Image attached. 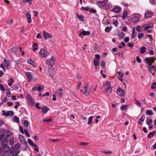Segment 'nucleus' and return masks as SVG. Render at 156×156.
Here are the masks:
<instances>
[{
  "mask_svg": "<svg viewBox=\"0 0 156 156\" xmlns=\"http://www.w3.org/2000/svg\"><path fill=\"white\" fill-rule=\"evenodd\" d=\"M39 54L41 57L42 58H47L49 56L50 52L47 49L41 48L39 51Z\"/></svg>",
  "mask_w": 156,
  "mask_h": 156,
  "instance_id": "1",
  "label": "nucleus"
},
{
  "mask_svg": "<svg viewBox=\"0 0 156 156\" xmlns=\"http://www.w3.org/2000/svg\"><path fill=\"white\" fill-rule=\"evenodd\" d=\"M105 91L108 93H110L112 90L111 84L110 82L106 81L103 85Z\"/></svg>",
  "mask_w": 156,
  "mask_h": 156,
  "instance_id": "2",
  "label": "nucleus"
},
{
  "mask_svg": "<svg viewBox=\"0 0 156 156\" xmlns=\"http://www.w3.org/2000/svg\"><path fill=\"white\" fill-rule=\"evenodd\" d=\"M84 92L83 94L86 96H88L90 92V88L89 85L88 83H86L83 87Z\"/></svg>",
  "mask_w": 156,
  "mask_h": 156,
  "instance_id": "3",
  "label": "nucleus"
},
{
  "mask_svg": "<svg viewBox=\"0 0 156 156\" xmlns=\"http://www.w3.org/2000/svg\"><path fill=\"white\" fill-rule=\"evenodd\" d=\"M27 99L28 104L29 106H32L34 105V100L29 94L27 95Z\"/></svg>",
  "mask_w": 156,
  "mask_h": 156,
  "instance_id": "4",
  "label": "nucleus"
},
{
  "mask_svg": "<svg viewBox=\"0 0 156 156\" xmlns=\"http://www.w3.org/2000/svg\"><path fill=\"white\" fill-rule=\"evenodd\" d=\"M148 70L151 73L154 75L156 71V67L152 64H149L148 66Z\"/></svg>",
  "mask_w": 156,
  "mask_h": 156,
  "instance_id": "5",
  "label": "nucleus"
},
{
  "mask_svg": "<svg viewBox=\"0 0 156 156\" xmlns=\"http://www.w3.org/2000/svg\"><path fill=\"white\" fill-rule=\"evenodd\" d=\"M55 60V57L51 56L50 58L48 59L47 60V64L52 66L54 65Z\"/></svg>",
  "mask_w": 156,
  "mask_h": 156,
  "instance_id": "6",
  "label": "nucleus"
},
{
  "mask_svg": "<svg viewBox=\"0 0 156 156\" xmlns=\"http://www.w3.org/2000/svg\"><path fill=\"white\" fill-rule=\"evenodd\" d=\"M156 58H154L153 57H147L145 59V60L146 62L148 64V65L151 64H152V63L154 62Z\"/></svg>",
  "mask_w": 156,
  "mask_h": 156,
  "instance_id": "7",
  "label": "nucleus"
},
{
  "mask_svg": "<svg viewBox=\"0 0 156 156\" xmlns=\"http://www.w3.org/2000/svg\"><path fill=\"white\" fill-rule=\"evenodd\" d=\"M43 34L45 40H46L48 38H51L52 37V35L51 34L45 31H43Z\"/></svg>",
  "mask_w": 156,
  "mask_h": 156,
  "instance_id": "8",
  "label": "nucleus"
},
{
  "mask_svg": "<svg viewBox=\"0 0 156 156\" xmlns=\"http://www.w3.org/2000/svg\"><path fill=\"white\" fill-rule=\"evenodd\" d=\"M154 14V12L149 10L146 11L144 13V17L146 18H150Z\"/></svg>",
  "mask_w": 156,
  "mask_h": 156,
  "instance_id": "9",
  "label": "nucleus"
},
{
  "mask_svg": "<svg viewBox=\"0 0 156 156\" xmlns=\"http://www.w3.org/2000/svg\"><path fill=\"white\" fill-rule=\"evenodd\" d=\"M2 112L3 115H5L6 116H12L14 115V112L12 111H9L5 112L4 110H3Z\"/></svg>",
  "mask_w": 156,
  "mask_h": 156,
  "instance_id": "10",
  "label": "nucleus"
},
{
  "mask_svg": "<svg viewBox=\"0 0 156 156\" xmlns=\"http://www.w3.org/2000/svg\"><path fill=\"white\" fill-rule=\"evenodd\" d=\"M117 94L119 96L123 97L124 96V90L120 88H119L116 90Z\"/></svg>",
  "mask_w": 156,
  "mask_h": 156,
  "instance_id": "11",
  "label": "nucleus"
},
{
  "mask_svg": "<svg viewBox=\"0 0 156 156\" xmlns=\"http://www.w3.org/2000/svg\"><path fill=\"white\" fill-rule=\"evenodd\" d=\"M90 34V32L89 31L87 30L86 31L85 30H83L82 32H80L79 36L81 38H83V37L82 35H83L84 36L86 35L88 36Z\"/></svg>",
  "mask_w": 156,
  "mask_h": 156,
  "instance_id": "12",
  "label": "nucleus"
},
{
  "mask_svg": "<svg viewBox=\"0 0 156 156\" xmlns=\"http://www.w3.org/2000/svg\"><path fill=\"white\" fill-rule=\"evenodd\" d=\"M19 137L20 141L21 143L24 145H26L27 144L26 141L23 135L20 134L19 136Z\"/></svg>",
  "mask_w": 156,
  "mask_h": 156,
  "instance_id": "13",
  "label": "nucleus"
},
{
  "mask_svg": "<svg viewBox=\"0 0 156 156\" xmlns=\"http://www.w3.org/2000/svg\"><path fill=\"white\" fill-rule=\"evenodd\" d=\"M21 144H17L15 145L12 148L10 151V153H12L14 151H16L18 150L20 147Z\"/></svg>",
  "mask_w": 156,
  "mask_h": 156,
  "instance_id": "14",
  "label": "nucleus"
},
{
  "mask_svg": "<svg viewBox=\"0 0 156 156\" xmlns=\"http://www.w3.org/2000/svg\"><path fill=\"white\" fill-rule=\"evenodd\" d=\"M121 9L122 8L120 7L117 5L114 7L112 9V11L115 13H119L120 12Z\"/></svg>",
  "mask_w": 156,
  "mask_h": 156,
  "instance_id": "15",
  "label": "nucleus"
},
{
  "mask_svg": "<svg viewBox=\"0 0 156 156\" xmlns=\"http://www.w3.org/2000/svg\"><path fill=\"white\" fill-rule=\"evenodd\" d=\"M26 16L28 23H30L32 22L31 16L30 14L28 12H27L26 13Z\"/></svg>",
  "mask_w": 156,
  "mask_h": 156,
  "instance_id": "16",
  "label": "nucleus"
},
{
  "mask_svg": "<svg viewBox=\"0 0 156 156\" xmlns=\"http://www.w3.org/2000/svg\"><path fill=\"white\" fill-rule=\"evenodd\" d=\"M2 151L3 152H7L9 149V146L6 144H2Z\"/></svg>",
  "mask_w": 156,
  "mask_h": 156,
  "instance_id": "17",
  "label": "nucleus"
},
{
  "mask_svg": "<svg viewBox=\"0 0 156 156\" xmlns=\"http://www.w3.org/2000/svg\"><path fill=\"white\" fill-rule=\"evenodd\" d=\"M29 82L31 81L33 79L32 74L30 72H27L26 73Z\"/></svg>",
  "mask_w": 156,
  "mask_h": 156,
  "instance_id": "18",
  "label": "nucleus"
},
{
  "mask_svg": "<svg viewBox=\"0 0 156 156\" xmlns=\"http://www.w3.org/2000/svg\"><path fill=\"white\" fill-rule=\"evenodd\" d=\"M154 26V24L152 23H150L148 25L144 24L143 25V27L144 28L145 30H147L149 28H152Z\"/></svg>",
  "mask_w": 156,
  "mask_h": 156,
  "instance_id": "19",
  "label": "nucleus"
},
{
  "mask_svg": "<svg viewBox=\"0 0 156 156\" xmlns=\"http://www.w3.org/2000/svg\"><path fill=\"white\" fill-rule=\"evenodd\" d=\"M95 4L99 7H104L105 5V2L102 1H97L96 2Z\"/></svg>",
  "mask_w": 156,
  "mask_h": 156,
  "instance_id": "20",
  "label": "nucleus"
},
{
  "mask_svg": "<svg viewBox=\"0 0 156 156\" xmlns=\"http://www.w3.org/2000/svg\"><path fill=\"white\" fill-rule=\"evenodd\" d=\"M139 20V19L138 16L135 15H133L131 19V21L134 23H137Z\"/></svg>",
  "mask_w": 156,
  "mask_h": 156,
  "instance_id": "21",
  "label": "nucleus"
},
{
  "mask_svg": "<svg viewBox=\"0 0 156 156\" xmlns=\"http://www.w3.org/2000/svg\"><path fill=\"white\" fill-rule=\"evenodd\" d=\"M41 112L44 114H45L48 111L49 108L46 106H44L41 108Z\"/></svg>",
  "mask_w": 156,
  "mask_h": 156,
  "instance_id": "22",
  "label": "nucleus"
},
{
  "mask_svg": "<svg viewBox=\"0 0 156 156\" xmlns=\"http://www.w3.org/2000/svg\"><path fill=\"white\" fill-rule=\"evenodd\" d=\"M117 73L118 75V78L122 82L123 80L122 78L124 74L122 73L119 71H118Z\"/></svg>",
  "mask_w": 156,
  "mask_h": 156,
  "instance_id": "23",
  "label": "nucleus"
},
{
  "mask_svg": "<svg viewBox=\"0 0 156 156\" xmlns=\"http://www.w3.org/2000/svg\"><path fill=\"white\" fill-rule=\"evenodd\" d=\"M5 133L6 134V135L5 136V138H7L9 137L11 134H13V133L11 132L10 130L8 129L6 130L5 131Z\"/></svg>",
  "mask_w": 156,
  "mask_h": 156,
  "instance_id": "24",
  "label": "nucleus"
},
{
  "mask_svg": "<svg viewBox=\"0 0 156 156\" xmlns=\"http://www.w3.org/2000/svg\"><path fill=\"white\" fill-rule=\"evenodd\" d=\"M27 62L30 65L34 67H36V66L35 65V63L31 59H28Z\"/></svg>",
  "mask_w": 156,
  "mask_h": 156,
  "instance_id": "25",
  "label": "nucleus"
},
{
  "mask_svg": "<svg viewBox=\"0 0 156 156\" xmlns=\"http://www.w3.org/2000/svg\"><path fill=\"white\" fill-rule=\"evenodd\" d=\"M77 16L80 21L81 22H83L84 21V17L83 15H80L78 13H77Z\"/></svg>",
  "mask_w": 156,
  "mask_h": 156,
  "instance_id": "26",
  "label": "nucleus"
},
{
  "mask_svg": "<svg viewBox=\"0 0 156 156\" xmlns=\"http://www.w3.org/2000/svg\"><path fill=\"white\" fill-rule=\"evenodd\" d=\"M128 13L127 12L125 11H124L122 13V19L124 20L125 19L127 16Z\"/></svg>",
  "mask_w": 156,
  "mask_h": 156,
  "instance_id": "27",
  "label": "nucleus"
},
{
  "mask_svg": "<svg viewBox=\"0 0 156 156\" xmlns=\"http://www.w3.org/2000/svg\"><path fill=\"white\" fill-rule=\"evenodd\" d=\"M146 50V48L145 47H141L140 49V53L142 54H144Z\"/></svg>",
  "mask_w": 156,
  "mask_h": 156,
  "instance_id": "28",
  "label": "nucleus"
},
{
  "mask_svg": "<svg viewBox=\"0 0 156 156\" xmlns=\"http://www.w3.org/2000/svg\"><path fill=\"white\" fill-rule=\"evenodd\" d=\"M145 116L144 115H142L141 117L138 122L139 124H140L141 123L144 122L145 119Z\"/></svg>",
  "mask_w": 156,
  "mask_h": 156,
  "instance_id": "29",
  "label": "nucleus"
},
{
  "mask_svg": "<svg viewBox=\"0 0 156 156\" xmlns=\"http://www.w3.org/2000/svg\"><path fill=\"white\" fill-rule=\"evenodd\" d=\"M5 137V134L2 133L0 135V142H2Z\"/></svg>",
  "mask_w": 156,
  "mask_h": 156,
  "instance_id": "30",
  "label": "nucleus"
},
{
  "mask_svg": "<svg viewBox=\"0 0 156 156\" xmlns=\"http://www.w3.org/2000/svg\"><path fill=\"white\" fill-rule=\"evenodd\" d=\"M13 121L16 123H18L20 122V120L18 117L15 116L13 117Z\"/></svg>",
  "mask_w": 156,
  "mask_h": 156,
  "instance_id": "31",
  "label": "nucleus"
},
{
  "mask_svg": "<svg viewBox=\"0 0 156 156\" xmlns=\"http://www.w3.org/2000/svg\"><path fill=\"white\" fill-rule=\"evenodd\" d=\"M38 45L36 43H34L33 45V50L34 51H35L38 49Z\"/></svg>",
  "mask_w": 156,
  "mask_h": 156,
  "instance_id": "32",
  "label": "nucleus"
},
{
  "mask_svg": "<svg viewBox=\"0 0 156 156\" xmlns=\"http://www.w3.org/2000/svg\"><path fill=\"white\" fill-rule=\"evenodd\" d=\"M11 92L10 91L9 89L8 88L6 91V94L8 97H10L11 95Z\"/></svg>",
  "mask_w": 156,
  "mask_h": 156,
  "instance_id": "33",
  "label": "nucleus"
},
{
  "mask_svg": "<svg viewBox=\"0 0 156 156\" xmlns=\"http://www.w3.org/2000/svg\"><path fill=\"white\" fill-rule=\"evenodd\" d=\"M37 88L38 91L39 92H40L42 90H43L44 89V86H42L40 85Z\"/></svg>",
  "mask_w": 156,
  "mask_h": 156,
  "instance_id": "34",
  "label": "nucleus"
},
{
  "mask_svg": "<svg viewBox=\"0 0 156 156\" xmlns=\"http://www.w3.org/2000/svg\"><path fill=\"white\" fill-rule=\"evenodd\" d=\"M146 113L148 115H151L152 114V111L151 110H147L146 111Z\"/></svg>",
  "mask_w": 156,
  "mask_h": 156,
  "instance_id": "35",
  "label": "nucleus"
},
{
  "mask_svg": "<svg viewBox=\"0 0 156 156\" xmlns=\"http://www.w3.org/2000/svg\"><path fill=\"white\" fill-rule=\"evenodd\" d=\"M99 61L97 59H95L94 60V65L95 66H97L99 64Z\"/></svg>",
  "mask_w": 156,
  "mask_h": 156,
  "instance_id": "36",
  "label": "nucleus"
},
{
  "mask_svg": "<svg viewBox=\"0 0 156 156\" xmlns=\"http://www.w3.org/2000/svg\"><path fill=\"white\" fill-rule=\"evenodd\" d=\"M155 133V132L154 131L150 132L148 135V137L149 138H151L152 136L154 135Z\"/></svg>",
  "mask_w": 156,
  "mask_h": 156,
  "instance_id": "37",
  "label": "nucleus"
},
{
  "mask_svg": "<svg viewBox=\"0 0 156 156\" xmlns=\"http://www.w3.org/2000/svg\"><path fill=\"white\" fill-rule=\"evenodd\" d=\"M119 37L123 38L125 37V34L123 32H121L119 33Z\"/></svg>",
  "mask_w": 156,
  "mask_h": 156,
  "instance_id": "38",
  "label": "nucleus"
},
{
  "mask_svg": "<svg viewBox=\"0 0 156 156\" xmlns=\"http://www.w3.org/2000/svg\"><path fill=\"white\" fill-rule=\"evenodd\" d=\"M93 117V116L90 117L88 119V123L89 125L91 124L92 122V119Z\"/></svg>",
  "mask_w": 156,
  "mask_h": 156,
  "instance_id": "39",
  "label": "nucleus"
},
{
  "mask_svg": "<svg viewBox=\"0 0 156 156\" xmlns=\"http://www.w3.org/2000/svg\"><path fill=\"white\" fill-rule=\"evenodd\" d=\"M128 105H122L121 107V109L122 110H126L127 109Z\"/></svg>",
  "mask_w": 156,
  "mask_h": 156,
  "instance_id": "40",
  "label": "nucleus"
},
{
  "mask_svg": "<svg viewBox=\"0 0 156 156\" xmlns=\"http://www.w3.org/2000/svg\"><path fill=\"white\" fill-rule=\"evenodd\" d=\"M136 30L138 32H141L142 31V29L141 27L139 26H137L136 27Z\"/></svg>",
  "mask_w": 156,
  "mask_h": 156,
  "instance_id": "41",
  "label": "nucleus"
},
{
  "mask_svg": "<svg viewBox=\"0 0 156 156\" xmlns=\"http://www.w3.org/2000/svg\"><path fill=\"white\" fill-rule=\"evenodd\" d=\"M112 26H110L109 27H107L105 29V31L106 32H108L110 31L112 29Z\"/></svg>",
  "mask_w": 156,
  "mask_h": 156,
  "instance_id": "42",
  "label": "nucleus"
},
{
  "mask_svg": "<svg viewBox=\"0 0 156 156\" xmlns=\"http://www.w3.org/2000/svg\"><path fill=\"white\" fill-rule=\"evenodd\" d=\"M28 142L32 146H33L34 145V143L30 139H28Z\"/></svg>",
  "mask_w": 156,
  "mask_h": 156,
  "instance_id": "43",
  "label": "nucleus"
},
{
  "mask_svg": "<svg viewBox=\"0 0 156 156\" xmlns=\"http://www.w3.org/2000/svg\"><path fill=\"white\" fill-rule=\"evenodd\" d=\"M134 103L138 106H140L141 103L137 100H134Z\"/></svg>",
  "mask_w": 156,
  "mask_h": 156,
  "instance_id": "44",
  "label": "nucleus"
},
{
  "mask_svg": "<svg viewBox=\"0 0 156 156\" xmlns=\"http://www.w3.org/2000/svg\"><path fill=\"white\" fill-rule=\"evenodd\" d=\"M24 133H25V135L27 136L28 137H30V135L28 133V131L26 129H25L24 130Z\"/></svg>",
  "mask_w": 156,
  "mask_h": 156,
  "instance_id": "45",
  "label": "nucleus"
},
{
  "mask_svg": "<svg viewBox=\"0 0 156 156\" xmlns=\"http://www.w3.org/2000/svg\"><path fill=\"white\" fill-rule=\"evenodd\" d=\"M4 62L6 66H8L9 65V61L6 60L5 59H4Z\"/></svg>",
  "mask_w": 156,
  "mask_h": 156,
  "instance_id": "46",
  "label": "nucleus"
},
{
  "mask_svg": "<svg viewBox=\"0 0 156 156\" xmlns=\"http://www.w3.org/2000/svg\"><path fill=\"white\" fill-rule=\"evenodd\" d=\"M14 142V140L13 138H12L9 140V144L11 145H13Z\"/></svg>",
  "mask_w": 156,
  "mask_h": 156,
  "instance_id": "47",
  "label": "nucleus"
},
{
  "mask_svg": "<svg viewBox=\"0 0 156 156\" xmlns=\"http://www.w3.org/2000/svg\"><path fill=\"white\" fill-rule=\"evenodd\" d=\"M0 90L4 92L5 91V90L4 88L3 85L1 84H0Z\"/></svg>",
  "mask_w": 156,
  "mask_h": 156,
  "instance_id": "48",
  "label": "nucleus"
},
{
  "mask_svg": "<svg viewBox=\"0 0 156 156\" xmlns=\"http://www.w3.org/2000/svg\"><path fill=\"white\" fill-rule=\"evenodd\" d=\"M24 126L26 127H27L28 126V122L27 120L24 121L23 122Z\"/></svg>",
  "mask_w": 156,
  "mask_h": 156,
  "instance_id": "49",
  "label": "nucleus"
},
{
  "mask_svg": "<svg viewBox=\"0 0 156 156\" xmlns=\"http://www.w3.org/2000/svg\"><path fill=\"white\" fill-rule=\"evenodd\" d=\"M20 132L22 133H24V131L23 130V128L21 126H20L19 127Z\"/></svg>",
  "mask_w": 156,
  "mask_h": 156,
  "instance_id": "50",
  "label": "nucleus"
},
{
  "mask_svg": "<svg viewBox=\"0 0 156 156\" xmlns=\"http://www.w3.org/2000/svg\"><path fill=\"white\" fill-rule=\"evenodd\" d=\"M156 85V83L154 82L153 83L152 85L151 86V89H156V86L155 85Z\"/></svg>",
  "mask_w": 156,
  "mask_h": 156,
  "instance_id": "51",
  "label": "nucleus"
},
{
  "mask_svg": "<svg viewBox=\"0 0 156 156\" xmlns=\"http://www.w3.org/2000/svg\"><path fill=\"white\" fill-rule=\"evenodd\" d=\"M81 9L82 10L88 11L89 10V8L88 6L82 7Z\"/></svg>",
  "mask_w": 156,
  "mask_h": 156,
  "instance_id": "52",
  "label": "nucleus"
},
{
  "mask_svg": "<svg viewBox=\"0 0 156 156\" xmlns=\"http://www.w3.org/2000/svg\"><path fill=\"white\" fill-rule=\"evenodd\" d=\"M152 123V120L151 119L148 120V122L147 123V124L148 125H151Z\"/></svg>",
  "mask_w": 156,
  "mask_h": 156,
  "instance_id": "53",
  "label": "nucleus"
},
{
  "mask_svg": "<svg viewBox=\"0 0 156 156\" xmlns=\"http://www.w3.org/2000/svg\"><path fill=\"white\" fill-rule=\"evenodd\" d=\"M6 23L8 24L11 25L13 23V20L11 19L10 20L7 21Z\"/></svg>",
  "mask_w": 156,
  "mask_h": 156,
  "instance_id": "54",
  "label": "nucleus"
},
{
  "mask_svg": "<svg viewBox=\"0 0 156 156\" xmlns=\"http://www.w3.org/2000/svg\"><path fill=\"white\" fill-rule=\"evenodd\" d=\"M144 34L143 33H139L138 35V37L139 39L142 38L144 36Z\"/></svg>",
  "mask_w": 156,
  "mask_h": 156,
  "instance_id": "55",
  "label": "nucleus"
},
{
  "mask_svg": "<svg viewBox=\"0 0 156 156\" xmlns=\"http://www.w3.org/2000/svg\"><path fill=\"white\" fill-rule=\"evenodd\" d=\"M12 50L14 54H16L17 50V48L14 47L12 49Z\"/></svg>",
  "mask_w": 156,
  "mask_h": 156,
  "instance_id": "56",
  "label": "nucleus"
},
{
  "mask_svg": "<svg viewBox=\"0 0 156 156\" xmlns=\"http://www.w3.org/2000/svg\"><path fill=\"white\" fill-rule=\"evenodd\" d=\"M150 2L152 4L156 5V0H150Z\"/></svg>",
  "mask_w": 156,
  "mask_h": 156,
  "instance_id": "57",
  "label": "nucleus"
},
{
  "mask_svg": "<svg viewBox=\"0 0 156 156\" xmlns=\"http://www.w3.org/2000/svg\"><path fill=\"white\" fill-rule=\"evenodd\" d=\"M34 150H35L37 151V152H38L39 151L38 148V146L37 145H36V144H34Z\"/></svg>",
  "mask_w": 156,
  "mask_h": 156,
  "instance_id": "58",
  "label": "nucleus"
},
{
  "mask_svg": "<svg viewBox=\"0 0 156 156\" xmlns=\"http://www.w3.org/2000/svg\"><path fill=\"white\" fill-rule=\"evenodd\" d=\"M40 105V104L39 103H36L35 106V107L37 108L38 109H40L41 108V107L39 106V105Z\"/></svg>",
  "mask_w": 156,
  "mask_h": 156,
  "instance_id": "59",
  "label": "nucleus"
},
{
  "mask_svg": "<svg viewBox=\"0 0 156 156\" xmlns=\"http://www.w3.org/2000/svg\"><path fill=\"white\" fill-rule=\"evenodd\" d=\"M89 12L92 13H95L96 12V11L95 9H89Z\"/></svg>",
  "mask_w": 156,
  "mask_h": 156,
  "instance_id": "60",
  "label": "nucleus"
},
{
  "mask_svg": "<svg viewBox=\"0 0 156 156\" xmlns=\"http://www.w3.org/2000/svg\"><path fill=\"white\" fill-rule=\"evenodd\" d=\"M106 63L104 61H103L101 62V67H104L106 66Z\"/></svg>",
  "mask_w": 156,
  "mask_h": 156,
  "instance_id": "61",
  "label": "nucleus"
},
{
  "mask_svg": "<svg viewBox=\"0 0 156 156\" xmlns=\"http://www.w3.org/2000/svg\"><path fill=\"white\" fill-rule=\"evenodd\" d=\"M136 36L135 33H132L131 37L132 39H134Z\"/></svg>",
  "mask_w": 156,
  "mask_h": 156,
  "instance_id": "62",
  "label": "nucleus"
},
{
  "mask_svg": "<svg viewBox=\"0 0 156 156\" xmlns=\"http://www.w3.org/2000/svg\"><path fill=\"white\" fill-rule=\"evenodd\" d=\"M136 60L137 62L140 63L141 62V59L139 58L138 56H137L136 58Z\"/></svg>",
  "mask_w": 156,
  "mask_h": 156,
  "instance_id": "63",
  "label": "nucleus"
},
{
  "mask_svg": "<svg viewBox=\"0 0 156 156\" xmlns=\"http://www.w3.org/2000/svg\"><path fill=\"white\" fill-rule=\"evenodd\" d=\"M100 116L99 115H98L96 117V119L95 120V122L96 123H98V119H100Z\"/></svg>",
  "mask_w": 156,
  "mask_h": 156,
  "instance_id": "64",
  "label": "nucleus"
}]
</instances>
